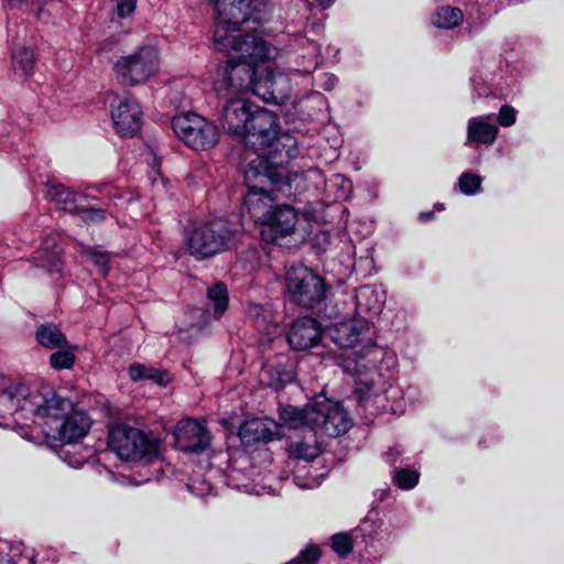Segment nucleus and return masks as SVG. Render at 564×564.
I'll use <instances>...</instances> for the list:
<instances>
[{
	"label": "nucleus",
	"instance_id": "1",
	"mask_svg": "<svg viewBox=\"0 0 564 564\" xmlns=\"http://www.w3.org/2000/svg\"><path fill=\"white\" fill-rule=\"evenodd\" d=\"M243 19L231 14H218L214 32V42L218 51L235 52L236 55L220 65L214 80V89L221 98L242 97L252 91L257 70L254 66L263 62L269 50L267 43L254 34L245 33L240 25L247 24L252 13H242Z\"/></svg>",
	"mask_w": 564,
	"mask_h": 564
},
{
	"label": "nucleus",
	"instance_id": "13",
	"mask_svg": "<svg viewBox=\"0 0 564 564\" xmlns=\"http://www.w3.org/2000/svg\"><path fill=\"white\" fill-rule=\"evenodd\" d=\"M220 123L226 132L240 137L248 131L259 106L242 97L226 98Z\"/></svg>",
	"mask_w": 564,
	"mask_h": 564
},
{
	"label": "nucleus",
	"instance_id": "38",
	"mask_svg": "<svg viewBox=\"0 0 564 564\" xmlns=\"http://www.w3.org/2000/svg\"><path fill=\"white\" fill-rule=\"evenodd\" d=\"M326 187L338 186L339 191L335 194V199H345L351 189V183L343 175H335L332 180L325 183Z\"/></svg>",
	"mask_w": 564,
	"mask_h": 564
},
{
	"label": "nucleus",
	"instance_id": "36",
	"mask_svg": "<svg viewBox=\"0 0 564 564\" xmlns=\"http://www.w3.org/2000/svg\"><path fill=\"white\" fill-rule=\"evenodd\" d=\"M332 547L340 556H346L352 550V540L345 533L335 534L332 536Z\"/></svg>",
	"mask_w": 564,
	"mask_h": 564
},
{
	"label": "nucleus",
	"instance_id": "18",
	"mask_svg": "<svg viewBox=\"0 0 564 564\" xmlns=\"http://www.w3.org/2000/svg\"><path fill=\"white\" fill-rule=\"evenodd\" d=\"M259 376L263 384L283 389L295 378L294 364L285 356H278L263 365Z\"/></svg>",
	"mask_w": 564,
	"mask_h": 564
},
{
	"label": "nucleus",
	"instance_id": "50",
	"mask_svg": "<svg viewBox=\"0 0 564 564\" xmlns=\"http://www.w3.org/2000/svg\"><path fill=\"white\" fill-rule=\"evenodd\" d=\"M8 550V543L4 541V542H0V551L1 552H4Z\"/></svg>",
	"mask_w": 564,
	"mask_h": 564
},
{
	"label": "nucleus",
	"instance_id": "2",
	"mask_svg": "<svg viewBox=\"0 0 564 564\" xmlns=\"http://www.w3.org/2000/svg\"><path fill=\"white\" fill-rule=\"evenodd\" d=\"M371 328L366 318L354 317L344 319L328 327L330 339L339 347L354 348L356 345L367 340V344L358 351L348 352L341 361L345 372L360 376L362 372L370 373L369 379L358 378L356 381V394L359 401L369 403L377 399L380 393L393 392V387L386 378V371L395 368V357L383 348L371 343Z\"/></svg>",
	"mask_w": 564,
	"mask_h": 564
},
{
	"label": "nucleus",
	"instance_id": "37",
	"mask_svg": "<svg viewBox=\"0 0 564 564\" xmlns=\"http://www.w3.org/2000/svg\"><path fill=\"white\" fill-rule=\"evenodd\" d=\"M319 556V549L315 545H310L304 549L296 558L290 561L288 564H317Z\"/></svg>",
	"mask_w": 564,
	"mask_h": 564
},
{
	"label": "nucleus",
	"instance_id": "25",
	"mask_svg": "<svg viewBox=\"0 0 564 564\" xmlns=\"http://www.w3.org/2000/svg\"><path fill=\"white\" fill-rule=\"evenodd\" d=\"M362 536L371 542L392 543L395 539L393 528L380 519L366 518L358 527Z\"/></svg>",
	"mask_w": 564,
	"mask_h": 564
},
{
	"label": "nucleus",
	"instance_id": "30",
	"mask_svg": "<svg viewBox=\"0 0 564 564\" xmlns=\"http://www.w3.org/2000/svg\"><path fill=\"white\" fill-rule=\"evenodd\" d=\"M289 453L292 458L311 462L321 454V448L315 441H296L290 444Z\"/></svg>",
	"mask_w": 564,
	"mask_h": 564
},
{
	"label": "nucleus",
	"instance_id": "46",
	"mask_svg": "<svg viewBox=\"0 0 564 564\" xmlns=\"http://www.w3.org/2000/svg\"><path fill=\"white\" fill-rule=\"evenodd\" d=\"M337 84V77L333 74H322L318 77V86L325 90H332Z\"/></svg>",
	"mask_w": 564,
	"mask_h": 564
},
{
	"label": "nucleus",
	"instance_id": "22",
	"mask_svg": "<svg viewBox=\"0 0 564 564\" xmlns=\"http://www.w3.org/2000/svg\"><path fill=\"white\" fill-rule=\"evenodd\" d=\"M276 426L273 421L267 419H253L246 421L239 429L241 442L246 445H253L262 442L268 443L274 438Z\"/></svg>",
	"mask_w": 564,
	"mask_h": 564
},
{
	"label": "nucleus",
	"instance_id": "19",
	"mask_svg": "<svg viewBox=\"0 0 564 564\" xmlns=\"http://www.w3.org/2000/svg\"><path fill=\"white\" fill-rule=\"evenodd\" d=\"M492 120V113L468 119L465 144L475 148L478 145H491L499 133V129Z\"/></svg>",
	"mask_w": 564,
	"mask_h": 564
},
{
	"label": "nucleus",
	"instance_id": "40",
	"mask_svg": "<svg viewBox=\"0 0 564 564\" xmlns=\"http://www.w3.org/2000/svg\"><path fill=\"white\" fill-rule=\"evenodd\" d=\"M87 254V258L96 265L99 268L100 272L105 275L107 272H108V263H109V258H108V254L107 253H104V252H100V251H96V250H88L86 252Z\"/></svg>",
	"mask_w": 564,
	"mask_h": 564
},
{
	"label": "nucleus",
	"instance_id": "49",
	"mask_svg": "<svg viewBox=\"0 0 564 564\" xmlns=\"http://www.w3.org/2000/svg\"><path fill=\"white\" fill-rule=\"evenodd\" d=\"M316 2L318 3V6L323 9H328L333 6V3L335 2V0H316Z\"/></svg>",
	"mask_w": 564,
	"mask_h": 564
},
{
	"label": "nucleus",
	"instance_id": "45",
	"mask_svg": "<svg viewBox=\"0 0 564 564\" xmlns=\"http://www.w3.org/2000/svg\"><path fill=\"white\" fill-rule=\"evenodd\" d=\"M63 459L64 462L72 468H79L86 460L85 456H74L70 455L68 451H63Z\"/></svg>",
	"mask_w": 564,
	"mask_h": 564
},
{
	"label": "nucleus",
	"instance_id": "12",
	"mask_svg": "<svg viewBox=\"0 0 564 564\" xmlns=\"http://www.w3.org/2000/svg\"><path fill=\"white\" fill-rule=\"evenodd\" d=\"M173 435L175 447L185 454L199 455L209 448L212 442L205 424L194 419L180 421Z\"/></svg>",
	"mask_w": 564,
	"mask_h": 564
},
{
	"label": "nucleus",
	"instance_id": "23",
	"mask_svg": "<svg viewBox=\"0 0 564 564\" xmlns=\"http://www.w3.org/2000/svg\"><path fill=\"white\" fill-rule=\"evenodd\" d=\"M314 412L315 400L307 403L305 406L299 408L294 405H286L280 411V419L282 423L290 429H300L307 426L312 431L314 429Z\"/></svg>",
	"mask_w": 564,
	"mask_h": 564
},
{
	"label": "nucleus",
	"instance_id": "15",
	"mask_svg": "<svg viewBox=\"0 0 564 564\" xmlns=\"http://www.w3.org/2000/svg\"><path fill=\"white\" fill-rule=\"evenodd\" d=\"M299 223L297 212L289 205H278L270 219L261 226V237L265 242H279L281 238L290 236Z\"/></svg>",
	"mask_w": 564,
	"mask_h": 564
},
{
	"label": "nucleus",
	"instance_id": "34",
	"mask_svg": "<svg viewBox=\"0 0 564 564\" xmlns=\"http://www.w3.org/2000/svg\"><path fill=\"white\" fill-rule=\"evenodd\" d=\"M248 314L251 318L254 319L257 327L260 329H268L272 322L270 311L262 305H251L249 307Z\"/></svg>",
	"mask_w": 564,
	"mask_h": 564
},
{
	"label": "nucleus",
	"instance_id": "8",
	"mask_svg": "<svg viewBox=\"0 0 564 564\" xmlns=\"http://www.w3.org/2000/svg\"><path fill=\"white\" fill-rule=\"evenodd\" d=\"M285 288L290 300L299 306L314 308L326 295L325 283L308 268L291 267L285 274Z\"/></svg>",
	"mask_w": 564,
	"mask_h": 564
},
{
	"label": "nucleus",
	"instance_id": "28",
	"mask_svg": "<svg viewBox=\"0 0 564 564\" xmlns=\"http://www.w3.org/2000/svg\"><path fill=\"white\" fill-rule=\"evenodd\" d=\"M259 2V0H216L215 8L218 14H231L243 19L242 13H252L251 9H256Z\"/></svg>",
	"mask_w": 564,
	"mask_h": 564
},
{
	"label": "nucleus",
	"instance_id": "11",
	"mask_svg": "<svg viewBox=\"0 0 564 564\" xmlns=\"http://www.w3.org/2000/svg\"><path fill=\"white\" fill-rule=\"evenodd\" d=\"M351 426V420L339 402L326 398L315 399L314 429L330 437L346 433Z\"/></svg>",
	"mask_w": 564,
	"mask_h": 564
},
{
	"label": "nucleus",
	"instance_id": "41",
	"mask_svg": "<svg viewBox=\"0 0 564 564\" xmlns=\"http://www.w3.org/2000/svg\"><path fill=\"white\" fill-rule=\"evenodd\" d=\"M517 120V110L509 106L503 105L498 113V122L501 127H511Z\"/></svg>",
	"mask_w": 564,
	"mask_h": 564
},
{
	"label": "nucleus",
	"instance_id": "27",
	"mask_svg": "<svg viewBox=\"0 0 564 564\" xmlns=\"http://www.w3.org/2000/svg\"><path fill=\"white\" fill-rule=\"evenodd\" d=\"M464 20V13L459 8L443 6L435 10L432 23L436 28L449 30L458 26Z\"/></svg>",
	"mask_w": 564,
	"mask_h": 564
},
{
	"label": "nucleus",
	"instance_id": "9",
	"mask_svg": "<svg viewBox=\"0 0 564 564\" xmlns=\"http://www.w3.org/2000/svg\"><path fill=\"white\" fill-rule=\"evenodd\" d=\"M174 133L194 150L204 151L219 141L218 127L197 113H182L172 119Z\"/></svg>",
	"mask_w": 564,
	"mask_h": 564
},
{
	"label": "nucleus",
	"instance_id": "31",
	"mask_svg": "<svg viewBox=\"0 0 564 564\" xmlns=\"http://www.w3.org/2000/svg\"><path fill=\"white\" fill-rule=\"evenodd\" d=\"M208 300L213 304L214 312L216 315H223L228 307V292L227 286L218 282L207 292Z\"/></svg>",
	"mask_w": 564,
	"mask_h": 564
},
{
	"label": "nucleus",
	"instance_id": "33",
	"mask_svg": "<svg viewBox=\"0 0 564 564\" xmlns=\"http://www.w3.org/2000/svg\"><path fill=\"white\" fill-rule=\"evenodd\" d=\"M50 364L56 370L70 369L75 364V355L70 350H58L51 355Z\"/></svg>",
	"mask_w": 564,
	"mask_h": 564
},
{
	"label": "nucleus",
	"instance_id": "7",
	"mask_svg": "<svg viewBox=\"0 0 564 564\" xmlns=\"http://www.w3.org/2000/svg\"><path fill=\"white\" fill-rule=\"evenodd\" d=\"M160 68L159 51L152 45H142L127 55L118 57L112 65L117 78L128 86L147 83Z\"/></svg>",
	"mask_w": 564,
	"mask_h": 564
},
{
	"label": "nucleus",
	"instance_id": "4",
	"mask_svg": "<svg viewBox=\"0 0 564 564\" xmlns=\"http://www.w3.org/2000/svg\"><path fill=\"white\" fill-rule=\"evenodd\" d=\"M24 409L34 415L51 420L50 432L54 437L65 443H77L86 436L90 429V420L85 412L75 411L74 404L67 398L54 391L35 393L24 403Z\"/></svg>",
	"mask_w": 564,
	"mask_h": 564
},
{
	"label": "nucleus",
	"instance_id": "6",
	"mask_svg": "<svg viewBox=\"0 0 564 564\" xmlns=\"http://www.w3.org/2000/svg\"><path fill=\"white\" fill-rule=\"evenodd\" d=\"M107 444L121 460H152L159 456V441L127 424L112 425Z\"/></svg>",
	"mask_w": 564,
	"mask_h": 564
},
{
	"label": "nucleus",
	"instance_id": "48",
	"mask_svg": "<svg viewBox=\"0 0 564 564\" xmlns=\"http://www.w3.org/2000/svg\"><path fill=\"white\" fill-rule=\"evenodd\" d=\"M306 178H310V180H312V178H321V180H323L324 176H323V173H322L321 170L312 169V170L307 171Z\"/></svg>",
	"mask_w": 564,
	"mask_h": 564
},
{
	"label": "nucleus",
	"instance_id": "10",
	"mask_svg": "<svg viewBox=\"0 0 564 564\" xmlns=\"http://www.w3.org/2000/svg\"><path fill=\"white\" fill-rule=\"evenodd\" d=\"M230 239L227 227L217 223L204 224L188 231L186 246L195 259L203 260L227 250Z\"/></svg>",
	"mask_w": 564,
	"mask_h": 564
},
{
	"label": "nucleus",
	"instance_id": "35",
	"mask_svg": "<svg viewBox=\"0 0 564 564\" xmlns=\"http://www.w3.org/2000/svg\"><path fill=\"white\" fill-rule=\"evenodd\" d=\"M394 481L401 489H412L419 482V473L410 469H400L394 475Z\"/></svg>",
	"mask_w": 564,
	"mask_h": 564
},
{
	"label": "nucleus",
	"instance_id": "5",
	"mask_svg": "<svg viewBox=\"0 0 564 564\" xmlns=\"http://www.w3.org/2000/svg\"><path fill=\"white\" fill-rule=\"evenodd\" d=\"M246 145L254 149L256 158L264 156L268 162L282 165L297 156L296 140L289 134L280 135V124L274 112L259 107L248 131L241 135Z\"/></svg>",
	"mask_w": 564,
	"mask_h": 564
},
{
	"label": "nucleus",
	"instance_id": "16",
	"mask_svg": "<svg viewBox=\"0 0 564 564\" xmlns=\"http://www.w3.org/2000/svg\"><path fill=\"white\" fill-rule=\"evenodd\" d=\"M141 109L132 98H123L112 106L111 118L116 131L123 137L134 135L141 127Z\"/></svg>",
	"mask_w": 564,
	"mask_h": 564
},
{
	"label": "nucleus",
	"instance_id": "24",
	"mask_svg": "<svg viewBox=\"0 0 564 564\" xmlns=\"http://www.w3.org/2000/svg\"><path fill=\"white\" fill-rule=\"evenodd\" d=\"M45 197L58 209L68 213H76L79 210L78 196L64 185L47 183Z\"/></svg>",
	"mask_w": 564,
	"mask_h": 564
},
{
	"label": "nucleus",
	"instance_id": "51",
	"mask_svg": "<svg viewBox=\"0 0 564 564\" xmlns=\"http://www.w3.org/2000/svg\"><path fill=\"white\" fill-rule=\"evenodd\" d=\"M432 217V213H423L421 214V218L423 219H430Z\"/></svg>",
	"mask_w": 564,
	"mask_h": 564
},
{
	"label": "nucleus",
	"instance_id": "32",
	"mask_svg": "<svg viewBox=\"0 0 564 564\" xmlns=\"http://www.w3.org/2000/svg\"><path fill=\"white\" fill-rule=\"evenodd\" d=\"M481 182L482 178L479 175L466 172L459 176L458 187L464 195H474L479 191Z\"/></svg>",
	"mask_w": 564,
	"mask_h": 564
},
{
	"label": "nucleus",
	"instance_id": "21",
	"mask_svg": "<svg viewBox=\"0 0 564 564\" xmlns=\"http://www.w3.org/2000/svg\"><path fill=\"white\" fill-rule=\"evenodd\" d=\"M62 246L57 236L46 237L42 246L34 252L35 265L43 268L50 274H62L63 262L61 260Z\"/></svg>",
	"mask_w": 564,
	"mask_h": 564
},
{
	"label": "nucleus",
	"instance_id": "26",
	"mask_svg": "<svg viewBox=\"0 0 564 564\" xmlns=\"http://www.w3.org/2000/svg\"><path fill=\"white\" fill-rule=\"evenodd\" d=\"M36 339L48 349L69 347L66 336L54 324L41 325L36 330Z\"/></svg>",
	"mask_w": 564,
	"mask_h": 564
},
{
	"label": "nucleus",
	"instance_id": "20",
	"mask_svg": "<svg viewBox=\"0 0 564 564\" xmlns=\"http://www.w3.org/2000/svg\"><path fill=\"white\" fill-rule=\"evenodd\" d=\"M356 317L366 318L368 325L372 323V318L378 316L386 302V294L376 288L362 285L355 295Z\"/></svg>",
	"mask_w": 564,
	"mask_h": 564
},
{
	"label": "nucleus",
	"instance_id": "29",
	"mask_svg": "<svg viewBox=\"0 0 564 564\" xmlns=\"http://www.w3.org/2000/svg\"><path fill=\"white\" fill-rule=\"evenodd\" d=\"M12 61L15 72H20L24 77L32 75L35 59L34 52L31 48L24 46L18 47L13 52Z\"/></svg>",
	"mask_w": 564,
	"mask_h": 564
},
{
	"label": "nucleus",
	"instance_id": "17",
	"mask_svg": "<svg viewBox=\"0 0 564 564\" xmlns=\"http://www.w3.org/2000/svg\"><path fill=\"white\" fill-rule=\"evenodd\" d=\"M322 338L321 324L312 317H302L293 322L288 333V341L295 350L314 347Z\"/></svg>",
	"mask_w": 564,
	"mask_h": 564
},
{
	"label": "nucleus",
	"instance_id": "39",
	"mask_svg": "<svg viewBox=\"0 0 564 564\" xmlns=\"http://www.w3.org/2000/svg\"><path fill=\"white\" fill-rule=\"evenodd\" d=\"M138 0H117L115 12L117 18L119 19H128L130 18L137 8Z\"/></svg>",
	"mask_w": 564,
	"mask_h": 564
},
{
	"label": "nucleus",
	"instance_id": "14",
	"mask_svg": "<svg viewBox=\"0 0 564 564\" xmlns=\"http://www.w3.org/2000/svg\"><path fill=\"white\" fill-rule=\"evenodd\" d=\"M291 90L290 78L282 72L265 69L260 77L254 76L252 94L267 102L281 104L290 97Z\"/></svg>",
	"mask_w": 564,
	"mask_h": 564
},
{
	"label": "nucleus",
	"instance_id": "42",
	"mask_svg": "<svg viewBox=\"0 0 564 564\" xmlns=\"http://www.w3.org/2000/svg\"><path fill=\"white\" fill-rule=\"evenodd\" d=\"M148 379L152 380L153 382L158 383L161 387H165L170 383L171 376L167 371H162L150 367Z\"/></svg>",
	"mask_w": 564,
	"mask_h": 564
},
{
	"label": "nucleus",
	"instance_id": "3",
	"mask_svg": "<svg viewBox=\"0 0 564 564\" xmlns=\"http://www.w3.org/2000/svg\"><path fill=\"white\" fill-rule=\"evenodd\" d=\"M245 183L248 192L242 203V213L262 226L268 221L275 204L271 194L265 189L269 184L282 186L290 185L291 178L285 165L281 162H268L264 156L250 159L248 167L245 171Z\"/></svg>",
	"mask_w": 564,
	"mask_h": 564
},
{
	"label": "nucleus",
	"instance_id": "44",
	"mask_svg": "<svg viewBox=\"0 0 564 564\" xmlns=\"http://www.w3.org/2000/svg\"><path fill=\"white\" fill-rule=\"evenodd\" d=\"M77 213L84 214V219L89 221H102L105 219V212L102 209L86 208L80 209Z\"/></svg>",
	"mask_w": 564,
	"mask_h": 564
},
{
	"label": "nucleus",
	"instance_id": "43",
	"mask_svg": "<svg viewBox=\"0 0 564 564\" xmlns=\"http://www.w3.org/2000/svg\"><path fill=\"white\" fill-rule=\"evenodd\" d=\"M150 368L141 365L134 364L129 367V376L133 381L148 379Z\"/></svg>",
	"mask_w": 564,
	"mask_h": 564
},
{
	"label": "nucleus",
	"instance_id": "47",
	"mask_svg": "<svg viewBox=\"0 0 564 564\" xmlns=\"http://www.w3.org/2000/svg\"><path fill=\"white\" fill-rule=\"evenodd\" d=\"M19 4H25L32 8L37 9V15L40 17L41 11L43 10V7L47 2V0H15Z\"/></svg>",
	"mask_w": 564,
	"mask_h": 564
}]
</instances>
